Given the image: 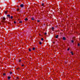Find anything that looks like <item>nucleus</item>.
I'll return each instance as SVG.
<instances>
[{"mask_svg": "<svg viewBox=\"0 0 80 80\" xmlns=\"http://www.w3.org/2000/svg\"><path fill=\"white\" fill-rule=\"evenodd\" d=\"M20 69V68H17V70H18V69Z\"/></svg>", "mask_w": 80, "mask_h": 80, "instance_id": "2f4dec72", "label": "nucleus"}, {"mask_svg": "<svg viewBox=\"0 0 80 80\" xmlns=\"http://www.w3.org/2000/svg\"><path fill=\"white\" fill-rule=\"evenodd\" d=\"M29 52H30V51H31V49H29Z\"/></svg>", "mask_w": 80, "mask_h": 80, "instance_id": "5701e85b", "label": "nucleus"}, {"mask_svg": "<svg viewBox=\"0 0 80 80\" xmlns=\"http://www.w3.org/2000/svg\"><path fill=\"white\" fill-rule=\"evenodd\" d=\"M62 39L63 40H66V38L65 37H63L62 38Z\"/></svg>", "mask_w": 80, "mask_h": 80, "instance_id": "f257e3e1", "label": "nucleus"}, {"mask_svg": "<svg viewBox=\"0 0 80 80\" xmlns=\"http://www.w3.org/2000/svg\"><path fill=\"white\" fill-rule=\"evenodd\" d=\"M32 20H34V18H32Z\"/></svg>", "mask_w": 80, "mask_h": 80, "instance_id": "b1692460", "label": "nucleus"}, {"mask_svg": "<svg viewBox=\"0 0 80 80\" xmlns=\"http://www.w3.org/2000/svg\"><path fill=\"white\" fill-rule=\"evenodd\" d=\"M3 20H6V18H5V17H4L3 18Z\"/></svg>", "mask_w": 80, "mask_h": 80, "instance_id": "7ed1b4c3", "label": "nucleus"}, {"mask_svg": "<svg viewBox=\"0 0 80 80\" xmlns=\"http://www.w3.org/2000/svg\"><path fill=\"white\" fill-rule=\"evenodd\" d=\"M52 30L53 32L54 31V28L53 27H52Z\"/></svg>", "mask_w": 80, "mask_h": 80, "instance_id": "423d86ee", "label": "nucleus"}, {"mask_svg": "<svg viewBox=\"0 0 80 80\" xmlns=\"http://www.w3.org/2000/svg\"><path fill=\"white\" fill-rule=\"evenodd\" d=\"M6 75V74L5 73H3V76H5Z\"/></svg>", "mask_w": 80, "mask_h": 80, "instance_id": "ddd939ff", "label": "nucleus"}, {"mask_svg": "<svg viewBox=\"0 0 80 80\" xmlns=\"http://www.w3.org/2000/svg\"><path fill=\"white\" fill-rule=\"evenodd\" d=\"M18 20H20V19H18Z\"/></svg>", "mask_w": 80, "mask_h": 80, "instance_id": "72a5a7b5", "label": "nucleus"}, {"mask_svg": "<svg viewBox=\"0 0 80 80\" xmlns=\"http://www.w3.org/2000/svg\"><path fill=\"white\" fill-rule=\"evenodd\" d=\"M21 61H22L21 59L19 60V62H21Z\"/></svg>", "mask_w": 80, "mask_h": 80, "instance_id": "393cba45", "label": "nucleus"}, {"mask_svg": "<svg viewBox=\"0 0 80 80\" xmlns=\"http://www.w3.org/2000/svg\"><path fill=\"white\" fill-rule=\"evenodd\" d=\"M5 14H7V12L6 11H5Z\"/></svg>", "mask_w": 80, "mask_h": 80, "instance_id": "aec40b11", "label": "nucleus"}, {"mask_svg": "<svg viewBox=\"0 0 80 80\" xmlns=\"http://www.w3.org/2000/svg\"><path fill=\"white\" fill-rule=\"evenodd\" d=\"M13 18V16H11L10 18L11 19H12V18Z\"/></svg>", "mask_w": 80, "mask_h": 80, "instance_id": "2eb2a0df", "label": "nucleus"}, {"mask_svg": "<svg viewBox=\"0 0 80 80\" xmlns=\"http://www.w3.org/2000/svg\"><path fill=\"white\" fill-rule=\"evenodd\" d=\"M19 10H20V9L19 8H18V9H17V11H19Z\"/></svg>", "mask_w": 80, "mask_h": 80, "instance_id": "412c9836", "label": "nucleus"}, {"mask_svg": "<svg viewBox=\"0 0 80 80\" xmlns=\"http://www.w3.org/2000/svg\"><path fill=\"white\" fill-rule=\"evenodd\" d=\"M35 49V48H32V50H34Z\"/></svg>", "mask_w": 80, "mask_h": 80, "instance_id": "dca6fc26", "label": "nucleus"}, {"mask_svg": "<svg viewBox=\"0 0 80 80\" xmlns=\"http://www.w3.org/2000/svg\"><path fill=\"white\" fill-rule=\"evenodd\" d=\"M19 77H17L16 78V80H19Z\"/></svg>", "mask_w": 80, "mask_h": 80, "instance_id": "9d476101", "label": "nucleus"}, {"mask_svg": "<svg viewBox=\"0 0 80 80\" xmlns=\"http://www.w3.org/2000/svg\"><path fill=\"white\" fill-rule=\"evenodd\" d=\"M1 22H2V23H5V20H2L1 21Z\"/></svg>", "mask_w": 80, "mask_h": 80, "instance_id": "20e7f679", "label": "nucleus"}, {"mask_svg": "<svg viewBox=\"0 0 80 80\" xmlns=\"http://www.w3.org/2000/svg\"><path fill=\"white\" fill-rule=\"evenodd\" d=\"M11 78V77H10V76H8V80H10Z\"/></svg>", "mask_w": 80, "mask_h": 80, "instance_id": "6e6552de", "label": "nucleus"}, {"mask_svg": "<svg viewBox=\"0 0 80 80\" xmlns=\"http://www.w3.org/2000/svg\"><path fill=\"white\" fill-rule=\"evenodd\" d=\"M75 37H73V39H75Z\"/></svg>", "mask_w": 80, "mask_h": 80, "instance_id": "cd10ccee", "label": "nucleus"}, {"mask_svg": "<svg viewBox=\"0 0 80 80\" xmlns=\"http://www.w3.org/2000/svg\"><path fill=\"white\" fill-rule=\"evenodd\" d=\"M44 35H47V32H45V33H44Z\"/></svg>", "mask_w": 80, "mask_h": 80, "instance_id": "a878e982", "label": "nucleus"}, {"mask_svg": "<svg viewBox=\"0 0 80 80\" xmlns=\"http://www.w3.org/2000/svg\"><path fill=\"white\" fill-rule=\"evenodd\" d=\"M71 42H72V43H73V42H74V41H73V40H72L71 41Z\"/></svg>", "mask_w": 80, "mask_h": 80, "instance_id": "4be33fe9", "label": "nucleus"}, {"mask_svg": "<svg viewBox=\"0 0 80 80\" xmlns=\"http://www.w3.org/2000/svg\"><path fill=\"white\" fill-rule=\"evenodd\" d=\"M53 43H55V42H53Z\"/></svg>", "mask_w": 80, "mask_h": 80, "instance_id": "f704fd0d", "label": "nucleus"}, {"mask_svg": "<svg viewBox=\"0 0 80 80\" xmlns=\"http://www.w3.org/2000/svg\"><path fill=\"white\" fill-rule=\"evenodd\" d=\"M71 53L72 55H73V52H71Z\"/></svg>", "mask_w": 80, "mask_h": 80, "instance_id": "f8f14e48", "label": "nucleus"}, {"mask_svg": "<svg viewBox=\"0 0 80 80\" xmlns=\"http://www.w3.org/2000/svg\"><path fill=\"white\" fill-rule=\"evenodd\" d=\"M25 21H27V20H28V18H26L25 19Z\"/></svg>", "mask_w": 80, "mask_h": 80, "instance_id": "9b49d317", "label": "nucleus"}, {"mask_svg": "<svg viewBox=\"0 0 80 80\" xmlns=\"http://www.w3.org/2000/svg\"><path fill=\"white\" fill-rule=\"evenodd\" d=\"M58 35H57V36H56L55 37V38H58Z\"/></svg>", "mask_w": 80, "mask_h": 80, "instance_id": "0eeeda50", "label": "nucleus"}, {"mask_svg": "<svg viewBox=\"0 0 80 80\" xmlns=\"http://www.w3.org/2000/svg\"><path fill=\"white\" fill-rule=\"evenodd\" d=\"M37 22H40V21H39V20H38V21H37Z\"/></svg>", "mask_w": 80, "mask_h": 80, "instance_id": "c85d7f7f", "label": "nucleus"}, {"mask_svg": "<svg viewBox=\"0 0 80 80\" xmlns=\"http://www.w3.org/2000/svg\"><path fill=\"white\" fill-rule=\"evenodd\" d=\"M12 72H10V74H12Z\"/></svg>", "mask_w": 80, "mask_h": 80, "instance_id": "473e14b6", "label": "nucleus"}, {"mask_svg": "<svg viewBox=\"0 0 80 80\" xmlns=\"http://www.w3.org/2000/svg\"><path fill=\"white\" fill-rule=\"evenodd\" d=\"M7 16L9 18H10V15L9 14H8L7 15Z\"/></svg>", "mask_w": 80, "mask_h": 80, "instance_id": "39448f33", "label": "nucleus"}, {"mask_svg": "<svg viewBox=\"0 0 80 80\" xmlns=\"http://www.w3.org/2000/svg\"><path fill=\"white\" fill-rule=\"evenodd\" d=\"M39 44L40 45H41L42 44V42H39Z\"/></svg>", "mask_w": 80, "mask_h": 80, "instance_id": "a211bd4d", "label": "nucleus"}, {"mask_svg": "<svg viewBox=\"0 0 80 80\" xmlns=\"http://www.w3.org/2000/svg\"><path fill=\"white\" fill-rule=\"evenodd\" d=\"M42 7H43L44 6V3H42Z\"/></svg>", "mask_w": 80, "mask_h": 80, "instance_id": "4468645a", "label": "nucleus"}, {"mask_svg": "<svg viewBox=\"0 0 80 80\" xmlns=\"http://www.w3.org/2000/svg\"><path fill=\"white\" fill-rule=\"evenodd\" d=\"M14 23H16V22L14 21Z\"/></svg>", "mask_w": 80, "mask_h": 80, "instance_id": "c756f323", "label": "nucleus"}, {"mask_svg": "<svg viewBox=\"0 0 80 80\" xmlns=\"http://www.w3.org/2000/svg\"><path fill=\"white\" fill-rule=\"evenodd\" d=\"M78 47L80 46V44L78 43Z\"/></svg>", "mask_w": 80, "mask_h": 80, "instance_id": "6ab92c4d", "label": "nucleus"}, {"mask_svg": "<svg viewBox=\"0 0 80 80\" xmlns=\"http://www.w3.org/2000/svg\"><path fill=\"white\" fill-rule=\"evenodd\" d=\"M41 40H42V41H43V38H41Z\"/></svg>", "mask_w": 80, "mask_h": 80, "instance_id": "bb28decb", "label": "nucleus"}, {"mask_svg": "<svg viewBox=\"0 0 80 80\" xmlns=\"http://www.w3.org/2000/svg\"><path fill=\"white\" fill-rule=\"evenodd\" d=\"M19 23H22V21H20L19 22Z\"/></svg>", "mask_w": 80, "mask_h": 80, "instance_id": "f3484780", "label": "nucleus"}, {"mask_svg": "<svg viewBox=\"0 0 80 80\" xmlns=\"http://www.w3.org/2000/svg\"><path fill=\"white\" fill-rule=\"evenodd\" d=\"M70 50V48H68V50Z\"/></svg>", "mask_w": 80, "mask_h": 80, "instance_id": "7c9ffc66", "label": "nucleus"}, {"mask_svg": "<svg viewBox=\"0 0 80 80\" xmlns=\"http://www.w3.org/2000/svg\"><path fill=\"white\" fill-rule=\"evenodd\" d=\"M24 6V5H23V4H22L20 5L21 7L22 8Z\"/></svg>", "mask_w": 80, "mask_h": 80, "instance_id": "f03ea898", "label": "nucleus"}, {"mask_svg": "<svg viewBox=\"0 0 80 80\" xmlns=\"http://www.w3.org/2000/svg\"><path fill=\"white\" fill-rule=\"evenodd\" d=\"M25 66V64H22V65H21V67H24Z\"/></svg>", "mask_w": 80, "mask_h": 80, "instance_id": "1a4fd4ad", "label": "nucleus"}]
</instances>
